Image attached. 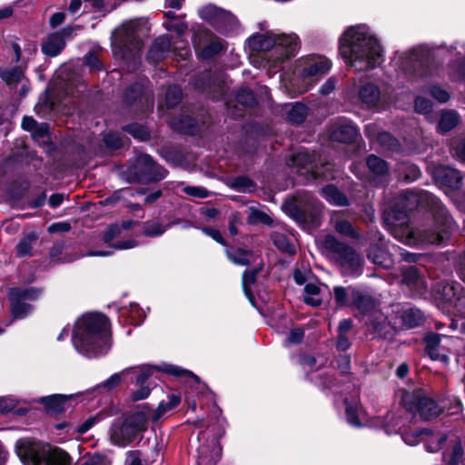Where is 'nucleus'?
<instances>
[{
  "label": "nucleus",
  "instance_id": "obj_1",
  "mask_svg": "<svg viewBox=\"0 0 465 465\" xmlns=\"http://www.w3.org/2000/svg\"><path fill=\"white\" fill-rule=\"evenodd\" d=\"M339 51L346 65L355 72L375 69L383 62L382 46L366 25L347 28L340 37Z\"/></svg>",
  "mask_w": 465,
  "mask_h": 465
},
{
  "label": "nucleus",
  "instance_id": "obj_2",
  "mask_svg": "<svg viewBox=\"0 0 465 465\" xmlns=\"http://www.w3.org/2000/svg\"><path fill=\"white\" fill-rule=\"evenodd\" d=\"M71 341L75 351L83 357L105 356L113 344L109 319L100 312L84 314L74 324Z\"/></svg>",
  "mask_w": 465,
  "mask_h": 465
},
{
  "label": "nucleus",
  "instance_id": "obj_3",
  "mask_svg": "<svg viewBox=\"0 0 465 465\" xmlns=\"http://www.w3.org/2000/svg\"><path fill=\"white\" fill-rule=\"evenodd\" d=\"M351 303L361 314V321L368 330L377 337L391 338L394 333L407 326V310L404 305L392 306L391 314L387 317L376 307V302L356 289L351 290Z\"/></svg>",
  "mask_w": 465,
  "mask_h": 465
},
{
  "label": "nucleus",
  "instance_id": "obj_4",
  "mask_svg": "<svg viewBox=\"0 0 465 465\" xmlns=\"http://www.w3.org/2000/svg\"><path fill=\"white\" fill-rule=\"evenodd\" d=\"M247 45L252 52L272 51L266 55L270 67H276L285 59L297 54L300 49V40L293 33L266 32L250 36Z\"/></svg>",
  "mask_w": 465,
  "mask_h": 465
},
{
  "label": "nucleus",
  "instance_id": "obj_5",
  "mask_svg": "<svg viewBox=\"0 0 465 465\" xmlns=\"http://www.w3.org/2000/svg\"><path fill=\"white\" fill-rule=\"evenodd\" d=\"M15 452L25 465H71L65 451L30 438L16 440Z\"/></svg>",
  "mask_w": 465,
  "mask_h": 465
},
{
  "label": "nucleus",
  "instance_id": "obj_6",
  "mask_svg": "<svg viewBox=\"0 0 465 465\" xmlns=\"http://www.w3.org/2000/svg\"><path fill=\"white\" fill-rule=\"evenodd\" d=\"M213 408L215 420L197 437L198 465H216L222 457L220 439L225 434V420L220 417L221 411L215 406Z\"/></svg>",
  "mask_w": 465,
  "mask_h": 465
},
{
  "label": "nucleus",
  "instance_id": "obj_7",
  "mask_svg": "<svg viewBox=\"0 0 465 465\" xmlns=\"http://www.w3.org/2000/svg\"><path fill=\"white\" fill-rule=\"evenodd\" d=\"M407 391L398 388L394 393L392 409L383 415L371 418L370 426L382 429L388 435H400L403 442L407 443Z\"/></svg>",
  "mask_w": 465,
  "mask_h": 465
},
{
  "label": "nucleus",
  "instance_id": "obj_8",
  "mask_svg": "<svg viewBox=\"0 0 465 465\" xmlns=\"http://www.w3.org/2000/svg\"><path fill=\"white\" fill-rule=\"evenodd\" d=\"M139 20H130L123 23L112 35V48L117 59H135L142 47Z\"/></svg>",
  "mask_w": 465,
  "mask_h": 465
},
{
  "label": "nucleus",
  "instance_id": "obj_9",
  "mask_svg": "<svg viewBox=\"0 0 465 465\" xmlns=\"http://www.w3.org/2000/svg\"><path fill=\"white\" fill-rule=\"evenodd\" d=\"M146 429L145 411H136L125 418L116 419L110 428L111 442L118 447H127Z\"/></svg>",
  "mask_w": 465,
  "mask_h": 465
},
{
  "label": "nucleus",
  "instance_id": "obj_10",
  "mask_svg": "<svg viewBox=\"0 0 465 465\" xmlns=\"http://www.w3.org/2000/svg\"><path fill=\"white\" fill-rule=\"evenodd\" d=\"M134 368V371L130 373L136 374L135 385H148L147 381L155 371L176 377L192 388L200 385V379L198 376L191 371L174 364L162 363L160 365H143L142 367Z\"/></svg>",
  "mask_w": 465,
  "mask_h": 465
},
{
  "label": "nucleus",
  "instance_id": "obj_11",
  "mask_svg": "<svg viewBox=\"0 0 465 465\" xmlns=\"http://www.w3.org/2000/svg\"><path fill=\"white\" fill-rule=\"evenodd\" d=\"M409 209L413 205L417 207H426L430 209L438 223H441L443 228L442 232L445 233L454 228L455 224L452 218L449 215L447 209L443 206L441 202L427 192L418 193L413 190H409Z\"/></svg>",
  "mask_w": 465,
  "mask_h": 465
},
{
  "label": "nucleus",
  "instance_id": "obj_12",
  "mask_svg": "<svg viewBox=\"0 0 465 465\" xmlns=\"http://www.w3.org/2000/svg\"><path fill=\"white\" fill-rule=\"evenodd\" d=\"M358 99L361 104L369 109L381 111L396 103V97L389 91H381L372 82H361L357 90Z\"/></svg>",
  "mask_w": 465,
  "mask_h": 465
},
{
  "label": "nucleus",
  "instance_id": "obj_13",
  "mask_svg": "<svg viewBox=\"0 0 465 465\" xmlns=\"http://www.w3.org/2000/svg\"><path fill=\"white\" fill-rule=\"evenodd\" d=\"M43 294V289L35 287L11 288L8 298L12 315L15 319H24L34 310L27 302L36 301Z\"/></svg>",
  "mask_w": 465,
  "mask_h": 465
},
{
  "label": "nucleus",
  "instance_id": "obj_14",
  "mask_svg": "<svg viewBox=\"0 0 465 465\" xmlns=\"http://www.w3.org/2000/svg\"><path fill=\"white\" fill-rule=\"evenodd\" d=\"M457 282H440L434 289V298L444 306L451 307L460 314H465V294Z\"/></svg>",
  "mask_w": 465,
  "mask_h": 465
},
{
  "label": "nucleus",
  "instance_id": "obj_15",
  "mask_svg": "<svg viewBox=\"0 0 465 465\" xmlns=\"http://www.w3.org/2000/svg\"><path fill=\"white\" fill-rule=\"evenodd\" d=\"M193 43L194 48L203 58L213 57L224 47V43L222 39L202 25H198L194 30Z\"/></svg>",
  "mask_w": 465,
  "mask_h": 465
},
{
  "label": "nucleus",
  "instance_id": "obj_16",
  "mask_svg": "<svg viewBox=\"0 0 465 465\" xmlns=\"http://www.w3.org/2000/svg\"><path fill=\"white\" fill-rule=\"evenodd\" d=\"M417 412L423 420H430L438 418L443 409L439 406L437 401L426 395H420L414 392L411 400H409V413Z\"/></svg>",
  "mask_w": 465,
  "mask_h": 465
},
{
  "label": "nucleus",
  "instance_id": "obj_17",
  "mask_svg": "<svg viewBox=\"0 0 465 465\" xmlns=\"http://www.w3.org/2000/svg\"><path fill=\"white\" fill-rule=\"evenodd\" d=\"M133 173L137 178L147 181H160L165 177L166 171L156 164L148 154H140L133 167Z\"/></svg>",
  "mask_w": 465,
  "mask_h": 465
},
{
  "label": "nucleus",
  "instance_id": "obj_18",
  "mask_svg": "<svg viewBox=\"0 0 465 465\" xmlns=\"http://www.w3.org/2000/svg\"><path fill=\"white\" fill-rule=\"evenodd\" d=\"M267 272L264 271L262 263L252 269H247L242 274V290L251 302V304L258 309L255 302L254 292H258L260 283L265 279Z\"/></svg>",
  "mask_w": 465,
  "mask_h": 465
},
{
  "label": "nucleus",
  "instance_id": "obj_19",
  "mask_svg": "<svg viewBox=\"0 0 465 465\" xmlns=\"http://www.w3.org/2000/svg\"><path fill=\"white\" fill-rule=\"evenodd\" d=\"M181 45L179 46H175L174 43L172 44L169 36L162 35L155 39L153 44L152 45L149 53L148 59L152 62H158L171 52L175 51L176 49L181 50L180 55L184 58L189 54V49L187 48L185 43L183 41L179 42Z\"/></svg>",
  "mask_w": 465,
  "mask_h": 465
},
{
  "label": "nucleus",
  "instance_id": "obj_20",
  "mask_svg": "<svg viewBox=\"0 0 465 465\" xmlns=\"http://www.w3.org/2000/svg\"><path fill=\"white\" fill-rule=\"evenodd\" d=\"M383 221L391 233L399 241L407 240V213L405 210L391 209L385 211Z\"/></svg>",
  "mask_w": 465,
  "mask_h": 465
},
{
  "label": "nucleus",
  "instance_id": "obj_21",
  "mask_svg": "<svg viewBox=\"0 0 465 465\" xmlns=\"http://www.w3.org/2000/svg\"><path fill=\"white\" fill-rule=\"evenodd\" d=\"M331 68V62L322 56L311 55L299 60L298 70L303 77L322 76Z\"/></svg>",
  "mask_w": 465,
  "mask_h": 465
},
{
  "label": "nucleus",
  "instance_id": "obj_22",
  "mask_svg": "<svg viewBox=\"0 0 465 465\" xmlns=\"http://www.w3.org/2000/svg\"><path fill=\"white\" fill-rule=\"evenodd\" d=\"M345 419L347 423L353 428H363L367 424L370 425V420L367 418V413L364 411L361 403L358 399H345Z\"/></svg>",
  "mask_w": 465,
  "mask_h": 465
},
{
  "label": "nucleus",
  "instance_id": "obj_23",
  "mask_svg": "<svg viewBox=\"0 0 465 465\" xmlns=\"http://www.w3.org/2000/svg\"><path fill=\"white\" fill-rule=\"evenodd\" d=\"M429 293L425 275L415 266H409V298L426 300Z\"/></svg>",
  "mask_w": 465,
  "mask_h": 465
},
{
  "label": "nucleus",
  "instance_id": "obj_24",
  "mask_svg": "<svg viewBox=\"0 0 465 465\" xmlns=\"http://www.w3.org/2000/svg\"><path fill=\"white\" fill-rule=\"evenodd\" d=\"M323 249L337 254L344 262H356L359 260L356 252L349 245L340 242L335 236L328 234L321 241Z\"/></svg>",
  "mask_w": 465,
  "mask_h": 465
},
{
  "label": "nucleus",
  "instance_id": "obj_25",
  "mask_svg": "<svg viewBox=\"0 0 465 465\" xmlns=\"http://www.w3.org/2000/svg\"><path fill=\"white\" fill-rule=\"evenodd\" d=\"M74 27L67 26L51 34L42 45V51L48 56H56L65 47V38L72 35Z\"/></svg>",
  "mask_w": 465,
  "mask_h": 465
},
{
  "label": "nucleus",
  "instance_id": "obj_26",
  "mask_svg": "<svg viewBox=\"0 0 465 465\" xmlns=\"http://www.w3.org/2000/svg\"><path fill=\"white\" fill-rule=\"evenodd\" d=\"M433 177L440 186L450 190H457L460 187L461 176L456 169L440 165L434 169Z\"/></svg>",
  "mask_w": 465,
  "mask_h": 465
},
{
  "label": "nucleus",
  "instance_id": "obj_27",
  "mask_svg": "<svg viewBox=\"0 0 465 465\" xmlns=\"http://www.w3.org/2000/svg\"><path fill=\"white\" fill-rule=\"evenodd\" d=\"M108 306L115 309L120 319H125L134 326H140L147 316V312L136 302H130L128 306H120L116 303Z\"/></svg>",
  "mask_w": 465,
  "mask_h": 465
},
{
  "label": "nucleus",
  "instance_id": "obj_28",
  "mask_svg": "<svg viewBox=\"0 0 465 465\" xmlns=\"http://www.w3.org/2000/svg\"><path fill=\"white\" fill-rule=\"evenodd\" d=\"M81 394L82 392L76 394H52L40 397L33 401L42 404L48 413L55 414L64 411L65 404L69 400Z\"/></svg>",
  "mask_w": 465,
  "mask_h": 465
},
{
  "label": "nucleus",
  "instance_id": "obj_29",
  "mask_svg": "<svg viewBox=\"0 0 465 465\" xmlns=\"http://www.w3.org/2000/svg\"><path fill=\"white\" fill-rule=\"evenodd\" d=\"M199 16L208 22L214 28L217 26L219 23L223 20L228 22L233 21V15L230 12L218 8L213 5H207L198 11Z\"/></svg>",
  "mask_w": 465,
  "mask_h": 465
},
{
  "label": "nucleus",
  "instance_id": "obj_30",
  "mask_svg": "<svg viewBox=\"0 0 465 465\" xmlns=\"http://www.w3.org/2000/svg\"><path fill=\"white\" fill-rule=\"evenodd\" d=\"M358 135L354 124L348 121H341L331 131V139L341 143H351Z\"/></svg>",
  "mask_w": 465,
  "mask_h": 465
},
{
  "label": "nucleus",
  "instance_id": "obj_31",
  "mask_svg": "<svg viewBox=\"0 0 465 465\" xmlns=\"http://www.w3.org/2000/svg\"><path fill=\"white\" fill-rule=\"evenodd\" d=\"M321 208L314 202L312 203V210L299 209L294 214V219L301 224L308 225L312 228L318 227L320 221Z\"/></svg>",
  "mask_w": 465,
  "mask_h": 465
},
{
  "label": "nucleus",
  "instance_id": "obj_32",
  "mask_svg": "<svg viewBox=\"0 0 465 465\" xmlns=\"http://www.w3.org/2000/svg\"><path fill=\"white\" fill-rule=\"evenodd\" d=\"M181 396L172 394L168 396V401H161L153 411H146L147 420L157 421L165 416L169 411L176 408L181 402Z\"/></svg>",
  "mask_w": 465,
  "mask_h": 465
},
{
  "label": "nucleus",
  "instance_id": "obj_33",
  "mask_svg": "<svg viewBox=\"0 0 465 465\" xmlns=\"http://www.w3.org/2000/svg\"><path fill=\"white\" fill-rule=\"evenodd\" d=\"M271 238L273 244L280 251L287 253H293L295 252V246L292 242L286 229L279 228L278 230L273 231Z\"/></svg>",
  "mask_w": 465,
  "mask_h": 465
},
{
  "label": "nucleus",
  "instance_id": "obj_34",
  "mask_svg": "<svg viewBox=\"0 0 465 465\" xmlns=\"http://www.w3.org/2000/svg\"><path fill=\"white\" fill-rule=\"evenodd\" d=\"M422 341L425 344V353L433 361L439 360L440 334L433 331H427L422 336Z\"/></svg>",
  "mask_w": 465,
  "mask_h": 465
},
{
  "label": "nucleus",
  "instance_id": "obj_35",
  "mask_svg": "<svg viewBox=\"0 0 465 465\" xmlns=\"http://www.w3.org/2000/svg\"><path fill=\"white\" fill-rule=\"evenodd\" d=\"M0 77L8 86H15L24 81V69L21 66L0 67Z\"/></svg>",
  "mask_w": 465,
  "mask_h": 465
},
{
  "label": "nucleus",
  "instance_id": "obj_36",
  "mask_svg": "<svg viewBox=\"0 0 465 465\" xmlns=\"http://www.w3.org/2000/svg\"><path fill=\"white\" fill-rule=\"evenodd\" d=\"M314 383L320 387L322 391H329L332 394L336 395L341 393V390H340V383L336 381V380L329 375L317 374L312 375L310 378Z\"/></svg>",
  "mask_w": 465,
  "mask_h": 465
},
{
  "label": "nucleus",
  "instance_id": "obj_37",
  "mask_svg": "<svg viewBox=\"0 0 465 465\" xmlns=\"http://www.w3.org/2000/svg\"><path fill=\"white\" fill-rule=\"evenodd\" d=\"M303 301L307 305L318 307L322 300L321 297V287L317 282H310L304 286Z\"/></svg>",
  "mask_w": 465,
  "mask_h": 465
},
{
  "label": "nucleus",
  "instance_id": "obj_38",
  "mask_svg": "<svg viewBox=\"0 0 465 465\" xmlns=\"http://www.w3.org/2000/svg\"><path fill=\"white\" fill-rule=\"evenodd\" d=\"M322 195L331 204L337 206H345L348 204L346 196L333 185H328L322 188Z\"/></svg>",
  "mask_w": 465,
  "mask_h": 465
},
{
  "label": "nucleus",
  "instance_id": "obj_39",
  "mask_svg": "<svg viewBox=\"0 0 465 465\" xmlns=\"http://www.w3.org/2000/svg\"><path fill=\"white\" fill-rule=\"evenodd\" d=\"M134 371V368H126L120 372L114 373L110 376L107 380L97 385L94 391L104 389L106 391H110L119 386L123 381L124 377L130 374L131 371Z\"/></svg>",
  "mask_w": 465,
  "mask_h": 465
},
{
  "label": "nucleus",
  "instance_id": "obj_40",
  "mask_svg": "<svg viewBox=\"0 0 465 465\" xmlns=\"http://www.w3.org/2000/svg\"><path fill=\"white\" fill-rule=\"evenodd\" d=\"M459 123V115L455 111H443L438 124L440 133H446L454 128Z\"/></svg>",
  "mask_w": 465,
  "mask_h": 465
},
{
  "label": "nucleus",
  "instance_id": "obj_41",
  "mask_svg": "<svg viewBox=\"0 0 465 465\" xmlns=\"http://www.w3.org/2000/svg\"><path fill=\"white\" fill-rule=\"evenodd\" d=\"M427 320L428 316L423 311L415 306H409V329L422 327Z\"/></svg>",
  "mask_w": 465,
  "mask_h": 465
},
{
  "label": "nucleus",
  "instance_id": "obj_42",
  "mask_svg": "<svg viewBox=\"0 0 465 465\" xmlns=\"http://www.w3.org/2000/svg\"><path fill=\"white\" fill-rule=\"evenodd\" d=\"M335 231L345 237L359 239L360 235L352 224L347 220H337L333 222Z\"/></svg>",
  "mask_w": 465,
  "mask_h": 465
},
{
  "label": "nucleus",
  "instance_id": "obj_43",
  "mask_svg": "<svg viewBox=\"0 0 465 465\" xmlns=\"http://www.w3.org/2000/svg\"><path fill=\"white\" fill-rule=\"evenodd\" d=\"M369 170L375 175L381 176L388 171V165L381 158L371 154L366 161Z\"/></svg>",
  "mask_w": 465,
  "mask_h": 465
},
{
  "label": "nucleus",
  "instance_id": "obj_44",
  "mask_svg": "<svg viewBox=\"0 0 465 465\" xmlns=\"http://www.w3.org/2000/svg\"><path fill=\"white\" fill-rule=\"evenodd\" d=\"M351 291L352 289L350 288ZM333 297L337 308H344L351 304V292L349 293L348 290L342 286H335L333 288Z\"/></svg>",
  "mask_w": 465,
  "mask_h": 465
},
{
  "label": "nucleus",
  "instance_id": "obj_45",
  "mask_svg": "<svg viewBox=\"0 0 465 465\" xmlns=\"http://www.w3.org/2000/svg\"><path fill=\"white\" fill-rule=\"evenodd\" d=\"M307 115V107L301 104L296 103L292 105L291 109L288 111V119L295 124L302 123Z\"/></svg>",
  "mask_w": 465,
  "mask_h": 465
},
{
  "label": "nucleus",
  "instance_id": "obj_46",
  "mask_svg": "<svg viewBox=\"0 0 465 465\" xmlns=\"http://www.w3.org/2000/svg\"><path fill=\"white\" fill-rule=\"evenodd\" d=\"M463 456H464V449L461 442V440L458 438L452 448L450 455V459L448 461V465H458L463 464Z\"/></svg>",
  "mask_w": 465,
  "mask_h": 465
},
{
  "label": "nucleus",
  "instance_id": "obj_47",
  "mask_svg": "<svg viewBox=\"0 0 465 465\" xmlns=\"http://www.w3.org/2000/svg\"><path fill=\"white\" fill-rule=\"evenodd\" d=\"M414 59L420 60L422 66L429 70L430 53L426 47L413 48L411 53L409 52V61Z\"/></svg>",
  "mask_w": 465,
  "mask_h": 465
},
{
  "label": "nucleus",
  "instance_id": "obj_48",
  "mask_svg": "<svg viewBox=\"0 0 465 465\" xmlns=\"http://www.w3.org/2000/svg\"><path fill=\"white\" fill-rule=\"evenodd\" d=\"M249 222L251 223H263L267 225L272 223V218L267 213L255 208H249Z\"/></svg>",
  "mask_w": 465,
  "mask_h": 465
},
{
  "label": "nucleus",
  "instance_id": "obj_49",
  "mask_svg": "<svg viewBox=\"0 0 465 465\" xmlns=\"http://www.w3.org/2000/svg\"><path fill=\"white\" fill-rule=\"evenodd\" d=\"M166 231V226L157 221L148 222L143 226V232L147 236H160Z\"/></svg>",
  "mask_w": 465,
  "mask_h": 465
},
{
  "label": "nucleus",
  "instance_id": "obj_50",
  "mask_svg": "<svg viewBox=\"0 0 465 465\" xmlns=\"http://www.w3.org/2000/svg\"><path fill=\"white\" fill-rule=\"evenodd\" d=\"M182 98V90L176 85L170 86L165 94V102L168 107L175 106Z\"/></svg>",
  "mask_w": 465,
  "mask_h": 465
},
{
  "label": "nucleus",
  "instance_id": "obj_51",
  "mask_svg": "<svg viewBox=\"0 0 465 465\" xmlns=\"http://www.w3.org/2000/svg\"><path fill=\"white\" fill-rule=\"evenodd\" d=\"M126 131L140 141H145L150 137L148 130L140 124H130L126 127Z\"/></svg>",
  "mask_w": 465,
  "mask_h": 465
},
{
  "label": "nucleus",
  "instance_id": "obj_52",
  "mask_svg": "<svg viewBox=\"0 0 465 465\" xmlns=\"http://www.w3.org/2000/svg\"><path fill=\"white\" fill-rule=\"evenodd\" d=\"M144 81L142 83L135 84L125 94V99L131 103L138 98H143L144 94Z\"/></svg>",
  "mask_w": 465,
  "mask_h": 465
},
{
  "label": "nucleus",
  "instance_id": "obj_53",
  "mask_svg": "<svg viewBox=\"0 0 465 465\" xmlns=\"http://www.w3.org/2000/svg\"><path fill=\"white\" fill-rule=\"evenodd\" d=\"M18 403L15 397L7 395L0 397V411L2 413H7L13 411Z\"/></svg>",
  "mask_w": 465,
  "mask_h": 465
},
{
  "label": "nucleus",
  "instance_id": "obj_54",
  "mask_svg": "<svg viewBox=\"0 0 465 465\" xmlns=\"http://www.w3.org/2000/svg\"><path fill=\"white\" fill-rule=\"evenodd\" d=\"M304 338V331L301 328L292 329L285 340V345L299 344Z\"/></svg>",
  "mask_w": 465,
  "mask_h": 465
},
{
  "label": "nucleus",
  "instance_id": "obj_55",
  "mask_svg": "<svg viewBox=\"0 0 465 465\" xmlns=\"http://www.w3.org/2000/svg\"><path fill=\"white\" fill-rule=\"evenodd\" d=\"M415 111L419 114H429L431 111V103L423 97H417L414 104Z\"/></svg>",
  "mask_w": 465,
  "mask_h": 465
},
{
  "label": "nucleus",
  "instance_id": "obj_56",
  "mask_svg": "<svg viewBox=\"0 0 465 465\" xmlns=\"http://www.w3.org/2000/svg\"><path fill=\"white\" fill-rule=\"evenodd\" d=\"M164 26L167 31L175 32L179 36L183 35L188 28L185 22H167L164 23Z\"/></svg>",
  "mask_w": 465,
  "mask_h": 465
},
{
  "label": "nucleus",
  "instance_id": "obj_57",
  "mask_svg": "<svg viewBox=\"0 0 465 465\" xmlns=\"http://www.w3.org/2000/svg\"><path fill=\"white\" fill-rule=\"evenodd\" d=\"M183 192L186 194L196 198H206L209 196L208 191L201 186H186L183 188Z\"/></svg>",
  "mask_w": 465,
  "mask_h": 465
},
{
  "label": "nucleus",
  "instance_id": "obj_58",
  "mask_svg": "<svg viewBox=\"0 0 465 465\" xmlns=\"http://www.w3.org/2000/svg\"><path fill=\"white\" fill-rule=\"evenodd\" d=\"M430 95L440 103H446L450 99L449 93L440 86H431L430 89Z\"/></svg>",
  "mask_w": 465,
  "mask_h": 465
},
{
  "label": "nucleus",
  "instance_id": "obj_59",
  "mask_svg": "<svg viewBox=\"0 0 465 465\" xmlns=\"http://www.w3.org/2000/svg\"><path fill=\"white\" fill-rule=\"evenodd\" d=\"M236 25H237V19L233 15V21H232L230 23V22H228L226 20H223V21H222L221 23H219L217 25L215 29H216V31H218L221 34L228 35V34H230L231 32H232L234 30Z\"/></svg>",
  "mask_w": 465,
  "mask_h": 465
},
{
  "label": "nucleus",
  "instance_id": "obj_60",
  "mask_svg": "<svg viewBox=\"0 0 465 465\" xmlns=\"http://www.w3.org/2000/svg\"><path fill=\"white\" fill-rule=\"evenodd\" d=\"M104 141L109 148L116 149L122 145L121 138L114 133H108L104 134Z\"/></svg>",
  "mask_w": 465,
  "mask_h": 465
},
{
  "label": "nucleus",
  "instance_id": "obj_61",
  "mask_svg": "<svg viewBox=\"0 0 465 465\" xmlns=\"http://www.w3.org/2000/svg\"><path fill=\"white\" fill-rule=\"evenodd\" d=\"M451 153L459 160L465 162V140L453 143L451 145Z\"/></svg>",
  "mask_w": 465,
  "mask_h": 465
},
{
  "label": "nucleus",
  "instance_id": "obj_62",
  "mask_svg": "<svg viewBox=\"0 0 465 465\" xmlns=\"http://www.w3.org/2000/svg\"><path fill=\"white\" fill-rule=\"evenodd\" d=\"M237 100L240 102V103H242L248 106H252L254 104V97H253V94L252 93L248 90V89H244V90H242L238 94H237Z\"/></svg>",
  "mask_w": 465,
  "mask_h": 465
},
{
  "label": "nucleus",
  "instance_id": "obj_63",
  "mask_svg": "<svg viewBox=\"0 0 465 465\" xmlns=\"http://www.w3.org/2000/svg\"><path fill=\"white\" fill-rule=\"evenodd\" d=\"M138 390L133 392L132 399L134 401H141L146 399L151 391L149 385H137Z\"/></svg>",
  "mask_w": 465,
  "mask_h": 465
},
{
  "label": "nucleus",
  "instance_id": "obj_64",
  "mask_svg": "<svg viewBox=\"0 0 465 465\" xmlns=\"http://www.w3.org/2000/svg\"><path fill=\"white\" fill-rule=\"evenodd\" d=\"M126 465H142L141 452L139 450H133L127 453L125 460Z\"/></svg>",
  "mask_w": 465,
  "mask_h": 465
}]
</instances>
